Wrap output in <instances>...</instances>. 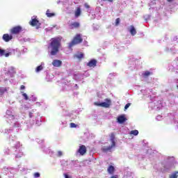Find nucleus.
I'll use <instances>...</instances> for the list:
<instances>
[{
	"label": "nucleus",
	"mask_w": 178,
	"mask_h": 178,
	"mask_svg": "<svg viewBox=\"0 0 178 178\" xmlns=\"http://www.w3.org/2000/svg\"><path fill=\"white\" fill-rule=\"evenodd\" d=\"M111 178H118V175H113Z\"/></svg>",
	"instance_id": "f704fd0d"
},
{
	"label": "nucleus",
	"mask_w": 178,
	"mask_h": 178,
	"mask_svg": "<svg viewBox=\"0 0 178 178\" xmlns=\"http://www.w3.org/2000/svg\"><path fill=\"white\" fill-rule=\"evenodd\" d=\"M106 102H95L94 103V105L96 106H102V108H109L111 106V101L109 99H105Z\"/></svg>",
	"instance_id": "20e7f679"
},
{
	"label": "nucleus",
	"mask_w": 178,
	"mask_h": 178,
	"mask_svg": "<svg viewBox=\"0 0 178 178\" xmlns=\"http://www.w3.org/2000/svg\"><path fill=\"white\" fill-rule=\"evenodd\" d=\"M131 29H130V33L132 35H136V34H137V31H136V28H134V26L131 25Z\"/></svg>",
	"instance_id": "dca6fc26"
},
{
	"label": "nucleus",
	"mask_w": 178,
	"mask_h": 178,
	"mask_svg": "<svg viewBox=\"0 0 178 178\" xmlns=\"http://www.w3.org/2000/svg\"><path fill=\"white\" fill-rule=\"evenodd\" d=\"M87 66H88L89 67H95V66H97V60L95 59L90 60L87 63Z\"/></svg>",
	"instance_id": "9b49d317"
},
{
	"label": "nucleus",
	"mask_w": 178,
	"mask_h": 178,
	"mask_svg": "<svg viewBox=\"0 0 178 178\" xmlns=\"http://www.w3.org/2000/svg\"><path fill=\"white\" fill-rule=\"evenodd\" d=\"M107 170H108L109 175H113V173L115 172V167H113V165H110L108 168Z\"/></svg>",
	"instance_id": "2eb2a0df"
},
{
	"label": "nucleus",
	"mask_w": 178,
	"mask_h": 178,
	"mask_svg": "<svg viewBox=\"0 0 178 178\" xmlns=\"http://www.w3.org/2000/svg\"><path fill=\"white\" fill-rule=\"evenodd\" d=\"M22 96L24 97V99H26V101H27V99H29V96H27V94L22 93Z\"/></svg>",
	"instance_id": "a878e982"
},
{
	"label": "nucleus",
	"mask_w": 178,
	"mask_h": 178,
	"mask_svg": "<svg viewBox=\"0 0 178 178\" xmlns=\"http://www.w3.org/2000/svg\"><path fill=\"white\" fill-rule=\"evenodd\" d=\"M85 8H86V9H90V6L88 3H85Z\"/></svg>",
	"instance_id": "c756f323"
},
{
	"label": "nucleus",
	"mask_w": 178,
	"mask_h": 178,
	"mask_svg": "<svg viewBox=\"0 0 178 178\" xmlns=\"http://www.w3.org/2000/svg\"><path fill=\"white\" fill-rule=\"evenodd\" d=\"M104 1V2H113V0H102Z\"/></svg>",
	"instance_id": "2f4dec72"
},
{
	"label": "nucleus",
	"mask_w": 178,
	"mask_h": 178,
	"mask_svg": "<svg viewBox=\"0 0 178 178\" xmlns=\"http://www.w3.org/2000/svg\"><path fill=\"white\" fill-rule=\"evenodd\" d=\"M126 120H127V118H126V117H124V115H120L118 118V122L120 124H122V123H124V122H126Z\"/></svg>",
	"instance_id": "f8f14e48"
},
{
	"label": "nucleus",
	"mask_w": 178,
	"mask_h": 178,
	"mask_svg": "<svg viewBox=\"0 0 178 178\" xmlns=\"http://www.w3.org/2000/svg\"><path fill=\"white\" fill-rule=\"evenodd\" d=\"M30 26H32V27H35L36 29H38L40 26H41V23H40V21L35 18H32L31 20L29 22Z\"/></svg>",
	"instance_id": "39448f33"
},
{
	"label": "nucleus",
	"mask_w": 178,
	"mask_h": 178,
	"mask_svg": "<svg viewBox=\"0 0 178 178\" xmlns=\"http://www.w3.org/2000/svg\"><path fill=\"white\" fill-rule=\"evenodd\" d=\"M78 152H79V154H80V155H82V156L86 155V153L87 152V147H86V145H82L79 146Z\"/></svg>",
	"instance_id": "0eeeda50"
},
{
	"label": "nucleus",
	"mask_w": 178,
	"mask_h": 178,
	"mask_svg": "<svg viewBox=\"0 0 178 178\" xmlns=\"http://www.w3.org/2000/svg\"><path fill=\"white\" fill-rule=\"evenodd\" d=\"M10 55V53H5V50L0 49V56H6V58H8Z\"/></svg>",
	"instance_id": "ddd939ff"
},
{
	"label": "nucleus",
	"mask_w": 178,
	"mask_h": 178,
	"mask_svg": "<svg viewBox=\"0 0 178 178\" xmlns=\"http://www.w3.org/2000/svg\"><path fill=\"white\" fill-rule=\"evenodd\" d=\"M110 140L111 141L112 144H111V145L103 149V150L105 152H108V151H111L112 149V148H115L116 147V142L115 141V134L114 133L111 134Z\"/></svg>",
	"instance_id": "7ed1b4c3"
},
{
	"label": "nucleus",
	"mask_w": 178,
	"mask_h": 178,
	"mask_svg": "<svg viewBox=\"0 0 178 178\" xmlns=\"http://www.w3.org/2000/svg\"><path fill=\"white\" fill-rule=\"evenodd\" d=\"M168 2H173V0H167Z\"/></svg>",
	"instance_id": "c9c22d12"
},
{
	"label": "nucleus",
	"mask_w": 178,
	"mask_h": 178,
	"mask_svg": "<svg viewBox=\"0 0 178 178\" xmlns=\"http://www.w3.org/2000/svg\"><path fill=\"white\" fill-rule=\"evenodd\" d=\"M64 177H65V178H71L70 177H69V176L67 175V174H64Z\"/></svg>",
	"instance_id": "473e14b6"
},
{
	"label": "nucleus",
	"mask_w": 178,
	"mask_h": 178,
	"mask_svg": "<svg viewBox=\"0 0 178 178\" xmlns=\"http://www.w3.org/2000/svg\"><path fill=\"white\" fill-rule=\"evenodd\" d=\"M152 73L149 72V71H146L143 74V77H148L149 76H151Z\"/></svg>",
	"instance_id": "4be33fe9"
},
{
	"label": "nucleus",
	"mask_w": 178,
	"mask_h": 178,
	"mask_svg": "<svg viewBox=\"0 0 178 178\" xmlns=\"http://www.w3.org/2000/svg\"><path fill=\"white\" fill-rule=\"evenodd\" d=\"M130 105H131V104H130V103L127 104L124 106V109L126 110V109L129 108L130 107Z\"/></svg>",
	"instance_id": "bb28decb"
},
{
	"label": "nucleus",
	"mask_w": 178,
	"mask_h": 178,
	"mask_svg": "<svg viewBox=\"0 0 178 178\" xmlns=\"http://www.w3.org/2000/svg\"><path fill=\"white\" fill-rule=\"evenodd\" d=\"M83 42V38L80 34H76L72 42H70L68 44V48L70 49L72 47H74V45H77L79 44H81Z\"/></svg>",
	"instance_id": "f03ea898"
},
{
	"label": "nucleus",
	"mask_w": 178,
	"mask_h": 178,
	"mask_svg": "<svg viewBox=\"0 0 178 178\" xmlns=\"http://www.w3.org/2000/svg\"><path fill=\"white\" fill-rule=\"evenodd\" d=\"M62 155H63V153L62 152H60V151H58V154H57V156H62Z\"/></svg>",
	"instance_id": "cd10ccee"
},
{
	"label": "nucleus",
	"mask_w": 178,
	"mask_h": 178,
	"mask_svg": "<svg viewBox=\"0 0 178 178\" xmlns=\"http://www.w3.org/2000/svg\"><path fill=\"white\" fill-rule=\"evenodd\" d=\"M62 47V39L59 37L53 38L51 40V42L48 47L49 49H51V55L55 56L59 52V49Z\"/></svg>",
	"instance_id": "f257e3e1"
},
{
	"label": "nucleus",
	"mask_w": 178,
	"mask_h": 178,
	"mask_svg": "<svg viewBox=\"0 0 178 178\" xmlns=\"http://www.w3.org/2000/svg\"><path fill=\"white\" fill-rule=\"evenodd\" d=\"M44 69V67H42V65H39L36 67L35 69V72L37 73H38L39 72H41V70H42Z\"/></svg>",
	"instance_id": "5701e85b"
},
{
	"label": "nucleus",
	"mask_w": 178,
	"mask_h": 178,
	"mask_svg": "<svg viewBox=\"0 0 178 178\" xmlns=\"http://www.w3.org/2000/svg\"><path fill=\"white\" fill-rule=\"evenodd\" d=\"M75 17H79L81 15V8L78 7L74 13Z\"/></svg>",
	"instance_id": "4468645a"
},
{
	"label": "nucleus",
	"mask_w": 178,
	"mask_h": 178,
	"mask_svg": "<svg viewBox=\"0 0 178 178\" xmlns=\"http://www.w3.org/2000/svg\"><path fill=\"white\" fill-rule=\"evenodd\" d=\"M79 27H80V23L77 22H72L69 25V29L70 30H73L74 29H79Z\"/></svg>",
	"instance_id": "1a4fd4ad"
},
{
	"label": "nucleus",
	"mask_w": 178,
	"mask_h": 178,
	"mask_svg": "<svg viewBox=\"0 0 178 178\" xmlns=\"http://www.w3.org/2000/svg\"><path fill=\"white\" fill-rule=\"evenodd\" d=\"M52 65L54 67H60L62 66V61L60 60H54Z\"/></svg>",
	"instance_id": "9d476101"
},
{
	"label": "nucleus",
	"mask_w": 178,
	"mask_h": 178,
	"mask_svg": "<svg viewBox=\"0 0 178 178\" xmlns=\"http://www.w3.org/2000/svg\"><path fill=\"white\" fill-rule=\"evenodd\" d=\"M22 30H23V28H22V26H16L10 29V33L15 35L19 34V33H22Z\"/></svg>",
	"instance_id": "423d86ee"
},
{
	"label": "nucleus",
	"mask_w": 178,
	"mask_h": 178,
	"mask_svg": "<svg viewBox=\"0 0 178 178\" xmlns=\"http://www.w3.org/2000/svg\"><path fill=\"white\" fill-rule=\"evenodd\" d=\"M29 118H33V113L31 112L29 113Z\"/></svg>",
	"instance_id": "72a5a7b5"
},
{
	"label": "nucleus",
	"mask_w": 178,
	"mask_h": 178,
	"mask_svg": "<svg viewBox=\"0 0 178 178\" xmlns=\"http://www.w3.org/2000/svg\"><path fill=\"white\" fill-rule=\"evenodd\" d=\"M74 58H76L77 59H79V60L83 59V58H84V54L83 53H79L78 54H74Z\"/></svg>",
	"instance_id": "f3484780"
},
{
	"label": "nucleus",
	"mask_w": 178,
	"mask_h": 178,
	"mask_svg": "<svg viewBox=\"0 0 178 178\" xmlns=\"http://www.w3.org/2000/svg\"><path fill=\"white\" fill-rule=\"evenodd\" d=\"M46 15H47V17H52L55 16V13H51V10H47Z\"/></svg>",
	"instance_id": "a211bd4d"
},
{
	"label": "nucleus",
	"mask_w": 178,
	"mask_h": 178,
	"mask_svg": "<svg viewBox=\"0 0 178 178\" xmlns=\"http://www.w3.org/2000/svg\"><path fill=\"white\" fill-rule=\"evenodd\" d=\"M13 38V36L12 35H9L8 33H5L3 35V40L5 41V42H9L10 40Z\"/></svg>",
	"instance_id": "6e6552de"
},
{
	"label": "nucleus",
	"mask_w": 178,
	"mask_h": 178,
	"mask_svg": "<svg viewBox=\"0 0 178 178\" xmlns=\"http://www.w3.org/2000/svg\"><path fill=\"white\" fill-rule=\"evenodd\" d=\"M129 134L132 136H138V130H132L130 131Z\"/></svg>",
	"instance_id": "412c9836"
},
{
	"label": "nucleus",
	"mask_w": 178,
	"mask_h": 178,
	"mask_svg": "<svg viewBox=\"0 0 178 178\" xmlns=\"http://www.w3.org/2000/svg\"><path fill=\"white\" fill-rule=\"evenodd\" d=\"M70 126L71 129H74V128L77 127V124H74V122H71L70 124Z\"/></svg>",
	"instance_id": "b1692460"
},
{
	"label": "nucleus",
	"mask_w": 178,
	"mask_h": 178,
	"mask_svg": "<svg viewBox=\"0 0 178 178\" xmlns=\"http://www.w3.org/2000/svg\"><path fill=\"white\" fill-rule=\"evenodd\" d=\"M178 177V171H175L172 174L169 176V178H177Z\"/></svg>",
	"instance_id": "6ab92c4d"
},
{
	"label": "nucleus",
	"mask_w": 178,
	"mask_h": 178,
	"mask_svg": "<svg viewBox=\"0 0 178 178\" xmlns=\"http://www.w3.org/2000/svg\"><path fill=\"white\" fill-rule=\"evenodd\" d=\"M6 91H8V88H0V95H3V94H5V92H6Z\"/></svg>",
	"instance_id": "aec40b11"
},
{
	"label": "nucleus",
	"mask_w": 178,
	"mask_h": 178,
	"mask_svg": "<svg viewBox=\"0 0 178 178\" xmlns=\"http://www.w3.org/2000/svg\"><path fill=\"white\" fill-rule=\"evenodd\" d=\"M24 88H26V86H24V85H22L20 87V90H24Z\"/></svg>",
	"instance_id": "7c9ffc66"
},
{
	"label": "nucleus",
	"mask_w": 178,
	"mask_h": 178,
	"mask_svg": "<svg viewBox=\"0 0 178 178\" xmlns=\"http://www.w3.org/2000/svg\"><path fill=\"white\" fill-rule=\"evenodd\" d=\"M40 175L39 174V172H35L34 174V177H40Z\"/></svg>",
	"instance_id": "c85d7f7f"
},
{
	"label": "nucleus",
	"mask_w": 178,
	"mask_h": 178,
	"mask_svg": "<svg viewBox=\"0 0 178 178\" xmlns=\"http://www.w3.org/2000/svg\"><path fill=\"white\" fill-rule=\"evenodd\" d=\"M120 24V18H117L115 19V26H119Z\"/></svg>",
	"instance_id": "393cba45"
}]
</instances>
